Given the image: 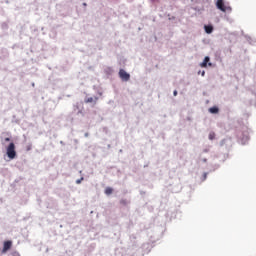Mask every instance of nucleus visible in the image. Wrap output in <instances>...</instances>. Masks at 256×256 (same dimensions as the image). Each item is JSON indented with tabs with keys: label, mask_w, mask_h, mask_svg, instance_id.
<instances>
[{
	"label": "nucleus",
	"mask_w": 256,
	"mask_h": 256,
	"mask_svg": "<svg viewBox=\"0 0 256 256\" xmlns=\"http://www.w3.org/2000/svg\"><path fill=\"white\" fill-rule=\"evenodd\" d=\"M5 141H6V142H9V141H11V140H10L8 137H6V138H5Z\"/></svg>",
	"instance_id": "nucleus-13"
},
{
	"label": "nucleus",
	"mask_w": 256,
	"mask_h": 256,
	"mask_svg": "<svg viewBox=\"0 0 256 256\" xmlns=\"http://www.w3.org/2000/svg\"><path fill=\"white\" fill-rule=\"evenodd\" d=\"M105 193H106V195L109 196L113 193V189L108 187V188H106Z\"/></svg>",
	"instance_id": "nucleus-9"
},
{
	"label": "nucleus",
	"mask_w": 256,
	"mask_h": 256,
	"mask_svg": "<svg viewBox=\"0 0 256 256\" xmlns=\"http://www.w3.org/2000/svg\"><path fill=\"white\" fill-rule=\"evenodd\" d=\"M215 139V133L214 132H210L209 133V140L212 141Z\"/></svg>",
	"instance_id": "nucleus-10"
},
{
	"label": "nucleus",
	"mask_w": 256,
	"mask_h": 256,
	"mask_svg": "<svg viewBox=\"0 0 256 256\" xmlns=\"http://www.w3.org/2000/svg\"><path fill=\"white\" fill-rule=\"evenodd\" d=\"M210 114H218L219 109L217 107L209 108Z\"/></svg>",
	"instance_id": "nucleus-8"
},
{
	"label": "nucleus",
	"mask_w": 256,
	"mask_h": 256,
	"mask_svg": "<svg viewBox=\"0 0 256 256\" xmlns=\"http://www.w3.org/2000/svg\"><path fill=\"white\" fill-rule=\"evenodd\" d=\"M214 31V27L212 25H205L206 34H211Z\"/></svg>",
	"instance_id": "nucleus-6"
},
{
	"label": "nucleus",
	"mask_w": 256,
	"mask_h": 256,
	"mask_svg": "<svg viewBox=\"0 0 256 256\" xmlns=\"http://www.w3.org/2000/svg\"><path fill=\"white\" fill-rule=\"evenodd\" d=\"M83 180H84V178L81 177L80 179L76 180L75 183L80 184Z\"/></svg>",
	"instance_id": "nucleus-11"
},
{
	"label": "nucleus",
	"mask_w": 256,
	"mask_h": 256,
	"mask_svg": "<svg viewBox=\"0 0 256 256\" xmlns=\"http://www.w3.org/2000/svg\"><path fill=\"white\" fill-rule=\"evenodd\" d=\"M209 60H210L209 57L206 56L205 59L203 60V62L200 63V67L206 68V66H212V64L209 63ZM208 63H209V64H208Z\"/></svg>",
	"instance_id": "nucleus-5"
},
{
	"label": "nucleus",
	"mask_w": 256,
	"mask_h": 256,
	"mask_svg": "<svg viewBox=\"0 0 256 256\" xmlns=\"http://www.w3.org/2000/svg\"><path fill=\"white\" fill-rule=\"evenodd\" d=\"M12 247V241H5L4 242V248L2 249V253H7V251H9V249H11Z\"/></svg>",
	"instance_id": "nucleus-4"
},
{
	"label": "nucleus",
	"mask_w": 256,
	"mask_h": 256,
	"mask_svg": "<svg viewBox=\"0 0 256 256\" xmlns=\"http://www.w3.org/2000/svg\"><path fill=\"white\" fill-rule=\"evenodd\" d=\"M6 155L10 160H14L17 157V152L15 151V144L9 143L8 147L6 148Z\"/></svg>",
	"instance_id": "nucleus-1"
},
{
	"label": "nucleus",
	"mask_w": 256,
	"mask_h": 256,
	"mask_svg": "<svg viewBox=\"0 0 256 256\" xmlns=\"http://www.w3.org/2000/svg\"><path fill=\"white\" fill-rule=\"evenodd\" d=\"M216 8L222 11L223 13L227 11H232V8L225 5L224 0H216Z\"/></svg>",
	"instance_id": "nucleus-2"
},
{
	"label": "nucleus",
	"mask_w": 256,
	"mask_h": 256,
	"mask_svg": "<svg viewBox=\"0 0 256 256\" xmlns=\"http://www.w3.org/2000/svg\"><path fill=\"white\" fill-rule=\"evenodd\" d=\"M88 136H89V134L86 133V134H85V137H88Z\"/></svg>",
	"instance_id": "nucleus-15"
},
{
	"label": "nucleus",
	"mask_w": 256,
	"mask_h": 256,
	"mask_svg": "<svg viewBox=\"0 0 256 256\" xmlns=\"http://www.w3.org/2000/svg\"><path fill=\"white\" fill-rule=\"evenodd\" d=\"M177 95H178V91L174 90L173 96H177Z\"/></svg>",
	"instance_id": "nucleus-12"
},
{
	"label": "nucleus",
	"mask_w": 256,
	"mask_h": 256,
	"mask_svg": "<svg viewBox=\"0 0 256 256\" xmlns=\"http://www.w3.org/2000/svg\"><path fill=\"white\" fill-rule=\"evenodd\" d=\"M201 75H202V77H204L205 76V71H202Z\"/></svg>",
	"instance_id": "nucleus-14"
},
{
	"label": "nucleus",
	"mask_w": 256,
	"mask_h": 256,
	"mask_svg": "<svg viewBox=\"0 0 256 256\" xmlns=\"http://www.w3.org/2000/svg\"><path fill=\"white\" fill-rule=\"evenodd\" d=\"M97 100H98V98L97 97H90V98H87V99H85V103H96L97 102Z\"/></svg>",
	"instance_id": "nucleus-7"
},
{
	"label": "nucleus",
	"mask_w": 256,
	"mask_h": 256,
	"mask_svg": "<svg viewBox=\"0 0 256 256\" xmlns=\"http://www.w3.org/2000/svg\"><path fill=\"white\" fill-rule=\"evenodd\" d=\"M118 77H120L121 81L123 82H128L130 80V74L124 69H120V71H118Z\"/></svg>",
	"instance_id": "nucleus-3"
}]
</instances>
